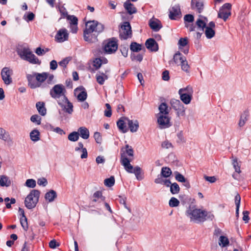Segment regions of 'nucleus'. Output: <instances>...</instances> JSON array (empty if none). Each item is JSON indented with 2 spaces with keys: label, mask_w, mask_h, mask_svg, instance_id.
<instances>
[{
  "label": "nucleus",
  "mask_w": 251,
  "mask_h": 251,
  "mask_svg": "<svg viewBox=\"0 0 251 251\" xmlns=\"http://www.w3.org/2000/svg\"><path fill=\"white\" fill-rule=\"evenodd\" d=\"M40 195L38 190H32L25 200V205L28 209H31L36 206Z\"/></svg>",
  "instance_id": "2"
},
{
  "label": "nucleus",
  "mask_w": 251,
  "mask_h": 251,
  "mask_svg": "<svg viewBox=\"0 0 251 251\" xmlns=\"http://www.w3.org/2000/svg\"><path fill=\"white\" fill-rule=\"evenodd\" d=\"M229 244V240L228 238L225 236H221L219 240V245L222 247H225Z\"/></svg>",
  "instance_id": "39"
},
{
  "label": "nucleus",
  "mask_w": 251,
  "mask_h": 251,
  "mask_svg": "<svg viewBox=\"0 0 251 251\" xmlns=\"http://www.w3.org/2000/svg\"><path fill=\"white\" fill-rule=\"evenodd\" d=\"M100 75H96V79L98 83L100 85H102L104 83L105 80L108 79V76L103 73H100Z\"/></svg>",
  "instance_id": "31"
},
{
  "label": "nucleus",
  "mask_w": 251,
  "mask_h": 251,
  "mask_svg": "<svg viewBox=\"0 0 251 251\" xmlns=\"http://www.w3.org/2000/svg\"><path fill=\"white\" fill-rule=\"evenodd\" d=\"M159 110V116L160 115H168L169 109L167 104L165 102H162L158 107Z\"/></svg>",
  "instance_id": "25"
},
{
  "label": "nucleus",
  "mask_w": 251,
  "mask_h": 251,
  "mask_svg": "<svg viewBox=\"0 0 251 251\" xmlns=\"http://www.w3.org/2000/svg\"><path fill=\"white\" fill-rule=\"evenodd\" d=\"M241 201V197L238 193L235 196V204L236 205V215L237 217L239 215V210Z\"/></svg>",
  "instance_id": "41"
},
{
  "label": "nucleus",
  "mask_w": 251,
  "mask_h": 251,
  "mask_svg": "<svg viewBox=\"0 0 251 251\" xmlns=\"http://www.w3.org/2000/svg\"><path fill=\"white\" fill-rule=\"evenodd\" d=\"M0 139L5 141H11L8 135L6 134L5 130L1 128H0Z\"/></svg>",
  "instance_id": "48"
},
{
  "label": "nucleus",
  "mask_w": 251,
  "mask_h": 251,
  "mask_svg": "<svg viewBox=\"0 0 251 251\" xmlns=\"http://www.w3.org/2000/svg\"><path fill=\"white\" fill-rule=\"evenodd\" d=\"M231 5L229 3H227L224 4L219 10L218 13V17L223 19L225 21H226L231 14Z\"/></svg>",
  "instance_id": "11"
},
{
  "label": "nucleus",
  "mask_w": 251,
  "mask_h": 251,
  "mask_svg": "<svg viewBox=\"0 0 251 251\" xmlns=\"http://www.w3.org/2000/svg\"><path fill=\"white\" fill-rule=\"evenodd\" d=\"M40 132L38 130L34 129L32 130L30 133V139L34 142H36L40 139Z\"/></svg>",
  "instance_id": "35"
},
{
  "label": "nucleus",
  "mask_w": 251,
  "mask_h": 251,
  "mask_svg": "<svg viewBox=\"0 0 251 251\" xmlns=\"http://www.w3.org/2000/svg\"><path fill=\"white\" fill-rule=\"evenodd\" d=\"M79 135L84 139H87L89 137V130L84 126L80 127L78 129Z\"/></svg>",
  "instance_id": "24"
},
{
  "label": "nucleus",
  "mask_w": 251,
  "mask_h": 251,
  "mask_svg": "<svg viewBox=\"0 0 251 251\" xmlns=\"http://www.w3.org/2000/svg\"><path fill=\"white\" fill-rule=\"evenodd\" d=\"M186 57L183 56L180 52H178L174 55V60L175 63L180 64Z\"/></svg>",
  "instance_id": "37"
},
{
  "label": "nucleus",
  "mask_w": 251,
  "mask_h": 251,
  "mask_svg": "<svg viewBox=\"0 0 251 251\" xmlns=\"http://www.w3.org/2000/svg\"><path fill=\"white\" fill-rule=\"evenodd\" d=\"M188 43V39L187 38H181L178 42L179 49L185 54L188 53V48L187 47L184 49H182V48L186 47Z\"/></svg>",
  "instance_id": "20"
},
{
  "label": "nucleus",
  "mask_w": 251,
  "mask_h": 251,
  "mask_svg": "<svg viewBox=\"0 0 251 251\" xmlns=\"http://www.w3.org/2000/svg\"><path fill=\"white\" fill-rule=\"evenodd\" d=\"M41 118L38 115H33L30 118V120L33 123H36L37 125L41 124Z\"/></svg>",
  "instance_id": "60"
},
{
  "label": "nucleus",
  "mask_w": 251,
  "mask_h": 251,
  "mask_svg": "<svg viewBox=\"0 0 251 251\" xmlns=\"http://www.w3.org/2000/svg\"><path fill=\"white\" fill-rule=\"evenodd\" d=\"M36 107L39 113L42 116H45L46 114V109L45 107L44 102H38L36 103Z\"/></svg>",
  "instance_id": "30"
},
{
  "label": "nucleus",
  "mask_w": 251,
  "mask_h": 251,
  "mask_svg": "<svg viewBox=\"0 0 251 251\" xmlns=\"http://www.w3.org/2000/svg\"><path fill=\"white\" fill-rule=\"evenodd\" d=\"M66 90L64 86L62 84L55 85L50 90V95L51 97L57 100H61L67 98L66 96Z\"/></svg>",
  "instance_id": "4"
},
{
  "label": "nucleus",
  "mask_w": 251,
  "mask_h": 251,
  "mask_svg": "<svg viewBox=\"0 0 251 251\" xmlns=\"http://www.w3.org/2000/svg\"><path fill=\"white\" fill-rule=\"evenodd\" d=\"M179 65L181 66L182 71L187 73H189L190 66L189 65L186 58L182 60Z\"/></svg>",
  "instance_id": "40"
},
{
  "label": "nucleus",
  "mask_w": 251,
  "mask_h": 251,
  "mask_svg": "<svg viewBox=\"0 0 251 251\" xmlns=\"http://www.w3.org/2000/svg\"><path fill=\"white\" fill-rule=\"evenodd\" d=\"M179 190V186L175 182L171 185L170 191L172 194L175 195L178 194Z\"/></svg>",
  "instance_id": "43"
},
{
  "label": "nucleus",
  "mask_w": 251,
  "mask_h": 251,
  "mask_svg": "<svg viewBox=\"0 0 251 251\" xmlns=\"http://www.w3.org/2000/svg\"><path fill=\"white\" fill-rule=\"evenodd\" d=\"M20 223L24 228V229L26 231L28 229V224H27V220L26 217L21 218H20Z\"/></svg>",
  "instance_id": "56"
},
{
  "label": "nucleus",
  "mask_w": 251,
  "mask_h": 251,
  "mask_svg": "<svg viewBox=\"0 0 251 251\" xmlns=\"http://www.w3.org/2000/svg\"><path fill=\"white\" fill-rule=\"evenodd\" d=\"M115 183V178L113 176H111L108 178H106L104 181V184L105 186L108 187H111L114 185Z\"/></svg>",
  "instance_id": "49"
},
{
  "label": "nucleus",
  "mask_w": 251,
  "mask_h": 251,
  "mask_svg": "<svg viewBox=\"0 0 251 251\" xmlns=\"http://www.w3.org/2000/svg\"><path fill=\"white\" fill-rule=\"evenodd\" d=\"M99 33L98 32H84V39L86 42L94 43L97 41V36Z\"/></svg>",
  "instance_id": "15"
},
{
  "label": "nucleus",
  "mask_w": 251,
  "mask_h": 251,
  "mask_svg": "<svg viewBox=\"0 0 251 251\" xmlns=\"http://www.w3.org/2000/svg\"><path fill=\"white\" fill-rule=\"evenodd\" d=\"M68 38V34L67 30L66 29H61L58 31L56 36L55 39L58 42H63L67 40Z\"/></svg>",
  "instance_id": "17"
},
{
  "label": "nucleus",
  "mask_w": 251,
  "mask_h": 251,
  "mask_svg": "<svg viewBox=\"0 0 251 251\" xmlns=\"http://www.w3.org/2000/svg\"><path fill=\"white\" fill-rule=\"evenodd\" d=\"M106 109L104 111V115L107 117H111L112 115V112L111 110V106L109 104L106 103L105 104Z\"/></svg>",
  "instance_id": "62"
},
{
  "label": "nucleus",
  "mask_w": 251,
  "mask_h": 251,
  "mask_svg": "<svg viewBox=\"0 0 251 251\" xmlns=\"http://www.w3.org/2000/svg\"><path fill=\"white\" fill-rule=\"evenodd\" d=\"M68 139L72 142H75L79 138V133L78 132L74 131L69 134L68 136Z\"/></svg>",
  "instance_id": "44"
},
{
  "label": "nucleus",
  "mask_w": 251,
  "mask_h": 251,
  "mask_svg": "<svg viewBox=\"0 0 251 251\" xmlns=\"http://www.w3.org/2000/svg\"><path fill=\"white\" fill-rule=\"evenodd\" d=\"M58 105L61 107L62 110L65 112L71 114L73 112V105L67 98L57 101Z\"/></svg>",
  "instance_id": "8"
},
{
  "label": "nucleus",
  "mask_w": 251,
  "mask_h": 251,
  "mask_svg": "<svg viewBox=\"0 0 251 251\" xmlns=\"http://www.w3.org/2000/svg\"><path fill=\"white\" fill-rule=\"evenodd\" d=\"M118 49V44L115 39L112 38L105 42L104 50L105 52L111 54L115 52Z\"/></svg>",
  "instance_id": "9"
},
{
  "label": "nucleus",
  "mask_w": 251,
  "mask_h": 251,
  "mask_svg": "<svg viewBox=\"0 0 251 251\" xmlns=\"http://www.w3.org/2000/svg\"><path fill=\"white\" fill-rule=\"evenodd\" d=\"M102 63V59L100 58H97L94 60L93 65L96 69H99L101 66Z\"/></svg>",
  "instance_id": "59"
},
{
  "label": "nucleus",
  "mask_w": 251,
  "mask_h": 251,
  "mask_svg": "<svg viewBox=\"0 0 251 251\" xmlns=\"http://www.w3.org/2000/svg\"><path fill=\"white\" fill-rule=\"evenodd\" d=\"M121 163L124 166L125 170L129 173H132L133 172L134 168L130 164L131 160L127 158L125 155V151H123V153H121Z\"/></svg>",
  "instance_id": "13"
},
{
  "label": "nucleus",
  "mask_w": 251,
  "mask_h": 251,
  "mask_svg": "<svg viewBox=\"0 0 251 251\" xmlns=\"http://www.w3.org/2000/svg\"><path fill=\"white\" fill-rule=\"evenodd\" d=\"M177 111V115L178 116H183L185 113V108L184 107L183 104L179 106V107H177L175 109Z\"/></svg>",
  "instance_id": "52"
},
{
  "label": "nucleus",
  "mask_w": 251,
  "mask_h": 251,
  "mask_svg": "<svg viewBox=\"0 0 251 251\" xmlns=\"http://www.w3.org/2000/svg\"><path fill=\"white\" fill-rule=\"evenodd\" d=\"M124 7L129 14H132L136 12V9L134 5L129 2H126L124 3Z\"/></svg>",
  "instance_id": "28"
},
{
  "label": "nucleus",
  "mask_w": 251,
  "mask_h": 251,
  "mask_svg": "<svg viewBox=\"0 0 251 251\" xmlns=\"http://www.w3.org/2000/svg\"><path fill=\"white\" fill-rule=\"evenodd\" d=\"M11 184V181L9 177L5 175L0 176V185L1 186L8 187Z\"/></svg>",
  "instance_id": "29"
},
{
  "label": "nucleus",
  "mask_w": 251,
  "mask_h": 251,
  "mask_svg": "<svg viewBox=\"0 0 251 251\" xmlns=\"http://www.w3.org/2000/svg\"><path fill=\"white\" fill-rule=\"evenodd\" d=\"M26 78L28 80V85L32 89H35L37 87H40V83L36 82L34 80V76L33 74L27 75Z\"/></svg>",
  "instance_id": "21"
},
{
  "label": "nucleus",
  "mask_w": 251,
  "mask_h": 251,
  "mask_svg": "<svg viewBox=\"0 0 251 251\" xmlns=\"http://www.w3.org/2000/svg\"><path fill=\"white\" fill-rule=\"evenodd\" d=\"M104 28L103 25L96 21H90L86 23V28L84 32H101Z\"/></svg>",
  "instance_id": "6"
},
{
  "label": "nucleus",
  "mask_w": 251,
  "mask_h": 251,
  "mask_svg": "<svg viewBox=\"0 0 251 251\" xmlns=\"http://www.w3.org/2000/svg\"><path fill=\"white\" fill-rule=\"evenodd\" d=\"M200 18L196 22V25L199 28H201L202 30H204L205 28V34L208 39H211L213 37L215 34V30L213 29L206 27V22H207L206 18L200 15Z\"/></svg>",
  "instance_id": "5"
},
{
  "label": "nucleus",
  "mask_w": 251,
  "mask_h": 251,
  "mask_svg": "<svg viewBox=\"0 0 251 251\" xmlns=\"http://www.w3.org/2000/svg\"><path fill=\"white\" fill-rule=\"evenodd\" d=\"M142 45L137 43L136 42H132L130 44V49L133 52H139L142 50Z\"/></svg>",
  "instance_id": "38"
},
{
  "label": "nucleus",
  "mask_w": 251,
  "mask_h": 251,
  "mask_svg": "<svg viewBox=\"0 0 251 251\" xmlns=\"http://www.w3.org/2000/svg\"><path fill=\"white\" fill-rule=\"evenodd\" d=\"M161 174L162 176L164 177H168L172 174V171L168 167H163L161 169Z\"/></svg>",
  "instance_id": "45"
},
{
  "label": "nucleus",
  "mask_w": 251,
  "mask_h": 251,
  "mask_svg": "<svg viewBox=\"0 0 251 251\" xmlns=\"http://www.w3.org/2000/svg\"><path fill=\"white\" fill-rule=\"evenodd\" d=\"M170 102L172 107L175 110L182 104L180 100L176 99L172 100Z\"/></svg>",
  "instance_id": "54"
},
{
  "label": "nucleus",
  "mask_w": 251,
  "mask_h": 251,
  "mask_svg": "<svg viewBox=\"0 0 251 251\" xmlns=\"http://www.w3.org/2000/svg\"><path fill=\"white\" fill-rule=\"evenodd\" d=\"M203 214V210L194 207H190L186 211V214L190 219V221L195 223L204 221Z\"/></svg>",
  "instance_id": "3"
},
{
  "label": "nucleus",
  "mask_w": 251,
  "mask_h": 251,
  "mask_svg": "<svg viewBox=\"0 0 251 251\" xmlns=\"http://www.w3.org/2000/svg\"><path fill=\"white\" fill-rule=\"evenodd\" d=\"M186 93L190 95H192L193 93V89L192 87L188 86L185 88H181L179 90L178 93Z\"/></svg>",
  "instance_id": "47"
},
{
  "label": "nucleus",
  "mask_w": 251,
  "mask_h": 251,
  "mask_svg": "<svg viewBox=\"0 0 251 251\" xmlns=\"http://www.w3.org/2000/svg\"><path fill=\"white\" fill-rule=\"evenodd\" d=\"M132 36V31L128 22H125L120 29V37L122 39L126 40Z\"/></svg>",
  "instance_id": "7"
},
{
  "label": "nucleus",
  "mask_w": 251,
  "mask_h": 251,
  "mask_svg": "<svg viewBox=\"0 0 251 251\" xmlns=\"http://www.w3.org/2000/svg\"><path fill=\"white\" fill-rule=\"evenodd\" d=\"M195 3V7L199 13H201L203 8V3L202 1H198L197 0H192V4L193 5Z\"/></svg>",
  "instance_id": "33"
},
{
  "label": "nucleus",
  "mask_w": 251,
  "mask_h": 251,
  "mask_svg": "<svg viewBox=\"0 0 251 251\" xmlns=\"http://www.w3.org/2000/svg\"><path fill=\"white\" fill-rule=\"evenodd\" d=\"M179 203V201L175 197L171 198L169 202V206L172 207L178 206Z\"/></svg>",
  "instance_id": "50"
},
{
  "label": "nucleus",
  "mask_w": 251,
  "mask_h": 251,
  "mask_svg": "<svg viewBox=\"0 0 251 251\" xmlns=\"http://www.w3.org/2000/svg\"><path fill=\"white\" fill-rule=\"evenodd\" d=\"M148 49L152 51H156L158 50V46L156 41L152 38L148 39L145 43Z\"/></svg>",
  "instance_id": "18"
},
{
  "label": "nucleus",
  "mask_w": 251,
  "mask_h": 251,
  "mask_svg": "<svg viewBox=\"0 0 251 251\" xmlns=\"http://www.w3.org/2000/svg\"><path fill=\"white\" fill-rule=\"evenodd\" d=\"M249 116L248 113L247 112H244L240 117V119L238 123V125L240 127L243 126L246 122L248 120V118Z\"/></svg>",
  "instance_id": "32"
},
{
  "label": "nucleus",
  "mask_w": 251,
  "mask_h": 251,
  "mask_svg": "<svg viewBox=\"0 0 251 251\" xmlns=\"http://www.w3.org/2000/svg\"><path fill=\"white\" fill-rule=\"evenodd\" d=\"M67 19L70 21L71 25H77L78 20L77 18L75 16L69 15L67 17Z\"/></svg>",
  "instance_id": "61"
},
{
  "label": "nucleus",
  "mask_w": 251,
  "mask_h": 251,
  "mask_svg": "<svg viewBox=\"0 0 251 251\" xmlns=\"http://www.w3.org/2000/svg\"><path fill=\"white\" fill-rule=\"evenodd\" d=\"M17 52L21 59L27 61L32 64H40V61L38 58L32 53L29 48L26 47L19 48L17 49Z\"/></svg>",
  "instance_id": "1"
},
{
  "label": "nucleus",
  "mask_w": 251,
  "mask_h": 251,
  "mask_svg": "<svg viewBox=\"0 0 251 251\" xmlns=\"http://www.w3.org/2000/svg\"><path fill=\"white\" fill-rule=\"evenodd\" d=\"M232 159V164L233 166V168L235 169V172L238 174H240L241 171L240 170V166L239 165L238 162V159L236 157H234L233 156L231 157Z\"/></svg>",
  "instance_id": "34"
},
{
  "label": "nucleus",
  "mask_w": 251,
  "mask_h": 251,
  "mask_svg": "<svg viewBox=\"0 0 251 251\" xmlns=\"http://www.w3.org/2000/svg\"><path fill=\"white\" fill-rule=\"evenodd\" d=\"M178 94L180 95V99L184 103L188 104L190 103L192 98V95H190L189 94L183 93Z\"/></svg>",
  "instance_id": "26"
},
{
  "label": "nucleus",
  "mask_w": 251,
  "mask_h": 251,
  "mask_svg": "<svg viewBox=\"0 0 251 251\" xmlns=\"http://www.w3.org/2000/svg\"><path fill=\"white\" fill-rule=\"evenodd\" d=\"M100 200V201H103L104 200V197L102 196V193L100 191L96 192L93 195V201L96 202Z\"/></svg>",
  "instance_id": "42"
},
{
  "label": "nucleus",
  "mask_w": 251,
  "mask_h": 251,
  "mask_svg": "<svg viewBox=\"0 0 251 251\" xmlns=\"http://www.w3.org/2000/svg\"><path fill=\"white\" fill-rule=\"evenodd\" d=\"M138 180H141L143 179V176L141 175V169L138 166H136L134 168L133 172Z\"/></svg>",
  "instance_id": "46"
},
{
  "label": "nucleus",
  "mask_w": 251,
  "mask_h": 251,
  "mask_svg": "<svg viewBox=\"0 0 251 251\" xmlns=\"http://www.w3.org/2000/svg\"><path fill=\"white\" fill-rule=\"evenodd\" d=\"M126 152L128 156L131 157L133 156V150L131 147L128 145L126 146Z\"/></svg>",
  "instance_id": "63"
},
{
  "label": "nucleus",
  "mask_w": 251,
  "mask_h": 251,
  "mask_svg": "<svg viewBox=\"0 0 251 251\" xmlns=\"http://www.w3.org/2000/svg\"><path fill=\"white\" fill-rule=\"evenodd\" d=\"M125 119L127 121V124L130 131L131 132L137 131L139 127L138 122L137 120L133 121L127 118H125Z\"/></svg>",
  "instance_id": "23"
},
{
  "label": "nucleus",
  "mask_w": 251,
  "mask_h": 251,
  "mask_svg": "<svg viewBox=\"0 0 251 251\" xmlns=\"http://www.w3.org/2000/svg\"><path fill=\"white\" fill-rule=\"evenodd\" d=\"M56 197L57 194L56 192L53 190H51L45 194V198L47 201H48L49 202H50L53 201Z\"/></svg>",
  "instance_id": "27"
},
{
  "label": "nucleus",
  "mask_w": 251,
  "mask_h": 251,
  "mask_svg": "<svg viewBox=\"0 0 251 251\" xmlns=\"http://www.w3.org/2000/svg\"><path fill=\"white\" fill-rule=\"evenodd\" d=\"M117 125L119 130L122 131V132L126 133L127 132V129L126 127L125 122L123 120L120 119L117 122Z\"/></svg>",
  "instance_id": "36"
},
{
  "label": "nucleus",
  "mask_w": 251,
  "mask_h": 251,
  "mask_svg": "<svg viewBox=\"0 0 251 251\" xmlns=\"http://www.w3.org/2000/svg\"><path fill=\"white\" fill-rule=\"evenodd\" d=\"M174 174L175 175V178L177 181L181 182L185 181L186 178L183 175L180 174L179 173H178V172H175L174 173Z\"/></svg>",
  "instance_id": "57"
},
{
  "label": "nucleus",
  "mask_w": 251,
  "mask_h": 251,
  "mask_svg": "<svg viewBox=\"0 0 251 251\" xmlns=\"http://www.w3.org/2000/svg\"><path fill=\"white\" fill-rule=\"evenodd\" d=\"M168 115H160L157 119V123L160 128H166L170 127L171 124Z\"/></svg>",
  "instance_id": "12"
},
{
  "label": "nucleus",
  "mask_w": 251,
  "mask_h": 251,
  "mask_svg": "<svg viewBox=\"0 0 251 251\" xmlns=\"http://www.w3.org/2000/svg\"><path fill=\"white\" fill-rule=\"evenodd\" d=\"M25 185L27 187L33 188L36 186V181L33 179H28L25 181Z\"/></svg>",
  "instance_id": "53"
},
{
  "label": "nucleus",
  "mask_w": 251,
  "mask_h": 251,
  "mask_svg": "<svg viewBox=\"0 0 251 251\" xmlns=\"http://www.w3.org/2000/svg\"><path fill=\"white\" fill-rule=\"evenodd\" d=\"M48 48H45L44 49H41L40 47H38L36 49L35 53L39 56L45 54L46 52L49 51Z\"/></svg>",
  "instance_id": "55"
},
{
  "label": "nucleus",
  "mask_w": 251,
  "mask_h": 251,
  "mask_svg": "<svg viewBox=\"0 0 251 251\" xmlns=\"http://www.w3.org/2000/svg\"><path fill=\"white\" fill-rule=\"evenodd\" d=\"M94 137L97 143L100 144L102 141V138L100 133L98 132H96L94 133Z\"/></svg>",
  "instance_id": "64"
},
{
  "label": "nucleus",
  "mask_w": 251,
  "mask_h": 251,
  "mask_svg": "<svg viewBox=\"0 0 251 251\" xmlns=\"http://www.w3.org/2000/svg\"><path fill=\"white\" fill-rule=\"evenodd\" d=\"M181 12L178 5H175L170 9L169 18L172 20H176L180 17Z\"/></svg>",
  "instance_id": "16"
},
{
  "label": "nucleus",
  "mask_w": 251,
  "mask_h": 251,
  "mask_svg": "<svg viewBox=\"0 0 251 251\" xmlns=\"http://www.w3.org/2000/svg\"><path fill=\"white\" fill-rule=\"evenodd\" d=\"M151 28L154 31H159L162 27L161 22L156 19H151L149 21Z\"/></svg>",
  "instance_id": "19"
},
{
  "label": "nucleus",
  "mask_w": 251,
  "mask_h": 251,
  "mask_svg": "<svg viewBox=\"0 0 251 251\" xmlns=\"http://www.w3.org/2000/svg\"><path fill=\"white\" fill-rule=\"evenodd\" d=\"M13 74L12 70L8 67H4L1 72V76L2 80L6 85H9L12 83L11 75Z\"/></svg>",
  "instance_id": "10"
},
{
  "label": "nucleus",
  "mask_w": 251,
  "mask_h": 251,
  "mask_svg": "<svg viewBox=\"0 0 251 251\" xmlns=\"http://www.w3.org/2000/svg\"><path fill=\"white\" fill-rule=\"evenodd\" d=\"M71 60V57H66L58 63L59 65L62 67L65 68Z\"/></svg>",
  "instance_id": "58"
},
{
  "label": "nucleus",
  "mask_w": 251,
  "mask_h": 251,
  "mask_svg": "<svg viewBox=\"0 0 251 251\" xmlns=\"http://www.w3.org/2000/svg\"><path fill=\"white\" fill-rule=\"evenodd\" d=\"M75 94L78 100L84 101L87 97V94L85 89L83 87H79L75 90Z\"/></svg>",
  "instance_id": "14"
},
{
  "label": "nucleus",
  "mask_w": 251,
  "mask_h": 251,
  "mask_svg": "<svg viewBox=\"0 0 251 251\" xmlns=\"http://www.w3.org/2000/svg\"><path fill=\"white\" fill-rule=\"evenodd\" d=\"M203 217L204 221L206 220H213L214 218V215L211 212L203 210Z\"/></svg>",
  "instance_id": "51"
},
{
  "label": "nucleus",
  "mask_w": 251,
  "mask_h": 251,
  "mask_svg": "<svg viewBox=\"0 0 251 251\" xmlns=\"http://www.w3.org/2000/svg\"><path fill=\"white\" fill-rule=\"evenodd\" d=\"M32 74L34 76V77L36 78V80L37 81V82L40 83V85H41V83L43 82L48 78L49 75V74L47 73H43L41 74L33 73Z\"/></svg>",
  "instance_id": "22"
}]
</instances>
